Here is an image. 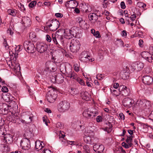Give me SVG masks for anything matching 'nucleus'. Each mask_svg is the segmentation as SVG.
I'll return each mask as SVG.
<instances>
[{
    "mask_svg": "<svg viewBox=\"0 0 153 153\" xmlns=\"http://www.w3.org/2000/svg\"><path fill=\"white\" fill-rule=\"evenodd\" d=\"M17 113H14L12 115L9 116L8 117L9 121L13 123H16V124L21 123V119Z\"/></svg>",
    "mask_w": 153,
    "mask_h": 153,
    "instance_id": "10",
    "label": "nucleus"
},
{
    "mask_svg": "<svg viewBox=\"0 0 153 153\" xmlns=\"http://www.w3.org/2000/svg\"><path fill=\"white\" fill-rule=\"evenodd\" d=\"M80 45V42L77 39L71 40L69 46L70 51L73 53H76L79 51Z\"/></svg>",
    "mask_w": 153,
    "mask_h": 153,
    "instance_id": "3",
    "label": "nucleus"
},
{
    "mask_svg": "<svg viewBox=\"0 0 153 153\" xmlns=\"http://www.w3.org/2000/svg\"><path fill=\"white\" fill-rule=\"evenodd\" d=\"M149 117L151 120H153V111L151 112L149 115Z\"/></svg>",
    "mask_w": 153,
    "mask_h": 153,
    "instance_id": "60",
    "label": "nucleus"
},
{
    "mask_svg": "<svg viewBox=\"0 0 153 153\" xmlns=\"http://www.w3.org/2000/svg\"><path fill=\"white\" fill-rule=\"evenodd\" d=\"M45 111L48 113H51V111L48 108H46Z\"/></svg>",
    "mask_w": 153,
    "mask_h": 153,
    "instance_id": "64",
    "label": "nucleus"
},
{
    "mask_svg": "<svg viewBox=\"0 0 153 153\" xmlns=\"http://www.w3.org/2000/svg\"><path fill=\"white\" fill-rule=\"evenodd\" d=\"M14 54V57L13 56V55L11 56V59H13L14 61H16V58L18 56V54L17 53H15Z\"/></svg>",
    "mask_w": 153,
    "mask_h": 153,
    "instance_id": "47",
    "label": "nucleus"
},
{
    "mask_svg": "<svg viewBox=\"0 0 153 153\" xmlns=\"http://www.w3.org/2000/svg\"><path fill=\"white\" fill-rule=\"evenodd\" d=\"M42 153H53L51 150L47 149L43 150Z\"/></svg>",
    "mask_w": 153,
    "mask_h": 153,
    "instance_id": "54",
    "label": "nucleus"
},
{
    "mask_svg": "<svg viewBox=\"0 0 153 153\" xmlns=\"http://www.w3.org/2000/svg\"><path fill=\"white\" fill-rule=\"evenodd\" d=\"M98 16L94 13H90L88 15V17L90 21L94 20L96 21L98 19Z\"/></svg>",
    "mask_w": 153,
    "mask_h": 153,
    "instance_id": "21",
    "label": "nucleus"
},
{
    "mask_svg": "<svg viewBox=\"0 0 153 153\" xmlns=\"http://www.w3.org/2000/svg\"><path fill=\"white\" fill-rule=\"evenodd\" d=\"M137 104L140 107H143L146 106L147 108V105H149V102H146L144 100H138L137 102Z\"/></svg>",
    "mask_w": 153,
    "mask_h": 153,
    "instance_id": "17",
    "label": "nucleus"
},
{
    "mask_svg": "<svg viewBox=\"0 0 153 153\" xmlns=\"http://www.w3.org/2000/svg\"><path fill=\"white\" fill-rule=\"evenodd\" d=\"M57 97L56 92L53 88L49 91L46 95V98L50 103L53 102Z\"/></svg>",
    "mask_w": 153,
    "mask_h": 153,
    "instance_id": "4",
    "label": "nucleus"
},
{
    "mask_svg": "<svg viewBox=\"0 0 153 153\" xmlns=\"http://www.w3.org/2000/svg\"><path fill=\"white\" fill-rule=\"evenodd\" d=\"M20 146L22 149V153H30L31 149L30 140L23 139L21 140Z\"/></svg>",
    "mask_w": 153,
    "mask_h": 153,
    "instance_id": "2",
    "label": "nucleus"
},
{
    "mask_svg": "<svg viewBox=\"0 0 153 153\" xmlns=\"http://www.w3.org/2000/svg\"><path fill=\"white\" fill-rule=\"evenodd\" d=\"M76 81L81 85H85V83L84 81L79 78L78 77V78H77Z\"/></svg>",
    "mask_w": 153,
    "mask_h": 153,
    "instance_id": "40",
    "label": "nucleus"
},
{
    "mask_svg": "<svg viewBox=\"0 0 153 153\" xmlns=\"http://www.w3.org/2000/svg\"><path fill=\"white\" fill-rule=\"evenodd\" d=\"M119 84L117 83H115L114 84L113 87L114 88L117 89L118 87Z\"/></svg>",
    "mask_w": 153,
    "mask_h": 153,
    "instance_id": "63",
    "label": "nucleus"
},
{
    "mask_svg": "<svg viewBox=\"0 0 153 153\" xmlns=\"http://www.w3.org/2000/svg\"><path fill=\"white\" fill-rule=\"evenodd\" d=\"M7 33H9L11 36H12L13 33V32L10 29L8 30H7Z\"/></svg>",
    "mask_w": 153,
    "mask_h": 153,
    "instance_id": "61",
    "label": "nucleus"
},
{
    "mask_svg": "<svg viewBox=\"0 0 153 153\" xmlns=\"http://www.w3.org/2000/svg\"><path fill=\"white\" fill-rule=\"evenodd\" d=\"M46 40L49 42H51L52 39L56 46L59 48V50L62 53H64V50L62 48V46H64L63 37L62 35L59 34V32L57 31L55 34H52V38L48 34L46 36Z\"/></svg>",
    "mask_w": 153,
    "mask_h": 153,
    "instance_id": "1",
    "label": "nucleus"
},
{
    "mask_svg": "<svg viewBox=\"0 0 153 153\" xmlns=\"http://www.w3.org/2000/svg\"><path fill=\"white\" fill-rule=\"evenodd\" d=\"M3 44L4 46L5 47L6 49H8L9 48V46L7 42V40L6 39H4V41Z\"/></svg>",
    "mask_w": 153,
    "mask_h": 153,
    "instance_id": "42",
    "label": "nucleus"
},
{
    "mask_svg": "<svg viewBox=\"0 0 153 153\" xmlns=\"http://www.w3.org/2000/svg\"><path fill=\"white\" fill-rule=\"evenodd\" d=\"M99 148L97 151L98 153H101L103 151L104 149V146L102 144L100 145V146Z\"/></svg>",
    "mask_w": 153,
    "mask_h": 153,
    "instance_id": "37",
    "label": "nucleus"
},
{
    "mask_svg": "<svg viewBox=\"0 0 153 153\" xmlns=\"http://www.w3.org/2000/svg\"><path fill=\"white\" fill-rule=\"evenodd\" d=\"M3 137L4 143L8 147V145L11 144L13 143V136L10 134L6 133L3 136Z\"/></svg>",
    "mask_w": 153,
    "mask_h": 153,
    "instance_id": "9",
    "label": "nucleus"
},
{
    "mask_svg": "<svg viewBox=\"0 0 153 153\" xmlns=\"http://www.w3.org/2000/svg\"><path fill=\"white\" fill-rule=\"evenodd\" d=\"M132 100L129 97L124 98L122 101V104L126 108L131 107L132 104Z\"/></svg>",
    "mask_w": 153,
    "mask_h": 153,
    "instance_id": "11",
    "label": "nucleus"
},
{
    "mask_svg": "<svg viewBox=\"0 0 153 153\" xmlns=\"http://www.w3.org/2000/svg\"><path fill=\"white\" fill-rule=\"evenodd\" d=\"M89 109H88L87 111H85L83 112L82 114L85 117L89 118L91 117Z\"/></svg>",
    "mask_w": 153,
    "mask_h": 153,
    "instance_id": "29",
    "label": "nucleus"
},
{
    "mask_svg": "<svg viewBox=\"0 0 153 153\" xmlns=\"http://www.w3.org/2000/svg\"><path fill=\"white\" fill-rule=\"evenodd\" d=\"M97 121L98 122H102V117L100 116H98L96 119Z\"/></svg>",
    "mask_w": 153,
    "mask_h": 153,
    "instance_id": "46",
    "label": "nucleus"
},
{
    "mask_svg": "<svg viewBox=\"0 0 153 153\" xmlns=\"http://www.w3.org/2000/svg\"><path fill=\"white\" fill-rule=\"evenodd\" d=\"M122 146L123 147L125 148L126 149L128 148L129 147H131V146L128 145V144L126 143L125 142H123L122 143Z\"/></svg>",
    "mask_w": 153,
    "mask_h": 153,
    "instance_id": "45",
    "label": "nucleus"
},
{
    "mask_svg": "<svg viewBox=\"0 0 153 153\" xmlns=\"http://www.w3.org/2000/svg\"><path fill=\"white\" fill-rule=\"evenodd\" d=\"M56 75V82L58 83H62L64 80V77L63 75L60 74H59Z\"/></svg>",
    "mask_w": 153,
    "mask_h": 153,
    "instance_id": "19",
    "label": "nucleus"
},
{
    "mask_svg": "<svg viewBox=\"0 0 153 153\" xmlns=\"http://www.w3.org/2000/svg\"><path fill=\"white\" fill-rule=\"evenodd\" d=\"M135 69L137 71H139L141 70L144 67V64L143 63L140 62H138L135 64L134 66Z\"/></svg>",
    "mask_w": 153,
    "mask_h": 153,
    "instance_id": "18",
    "label": "nucleus"
},
{
    "mask_svg": "<svg viewBox=\"0 0 153 153\" xmlns=\"http://www.w3.org/2000/svg\"><path fill=\"white\" fill-rule=\"evenodd\" d=\"M142 57L149 62H152L153 60V57L148 52L144 51L141 54Z\"/></svg>",
    "mask_w": 153,
    "mask_h": 153,
    "instance_id": "12",
    "label": "nucleus"
},
{
    "mask_svg": "<svg viewBox=\"0 0 153 153\" xmlns=\"http://www.w3.org/2000/svg\"><path fill=\"white\" fill-rule=\"evenodd\" d=\"M44 147L39 141H37L35 143V148L37 150H40Z\"/></svg>",
    "mask_w": 153,
    "mask_h": 153,
    "instance_id": "26",
    "label": "nucleus"
},
{
    "mask_svg": "<svg viewBox=\"0 0 153 153\" xmlns=\"http://www.w3.org/2000/svg\"><path fill=\"white\" fill-rule=\"evenodd\" d=\"M74 69L76 72H78L79 70V67L78 65L77 64H75L74 65Z\"/></svg>",
    "mask_w": 153,
    "mask_h": 153,
    "instance_id": "43",
    "label": "nucleus"
},
{
    "mask_svg": "<svg viewBox=\"0 0 153 153\" xmlns=\"http://www.w3.org/2000/svg\"><path fill=\"white\" fill-rule=\"evenodd\" d=\"M129 153H137V150L136 149H131Z\"/></svg>",
    "mask_w": 153,
    "mask_h": 153,
    "instance_id": "52",
    "label": "nucleus"
},
{
    "mask_svg": "<svg viewBox=\"0 0 153 153\" xmlns=\"http://www.w3.org/2000/svg\"><path fill=\"white\" fill-rule=\"evenodd\" d=\"M82 97L83 99L86 101L89 100L90 96L88 92L85 91L82 94Z\"/></svg>",
    "mask_w": 153,
    "mask_h": 153,
    "instance_id": "24",
    "label": "nucleus"
},
{
    "mask_svg": "<svg viewBox=\"0 0 153 153\" xmlns=\"http://www.w3.org/2000/svg\"><path fill=\"white\" fill-rule=\"evenodd\" d=\"M8 13L13 16H15L16 15V12L14 10L9 9L7 10Z\"/></svg>",
    "mask_w": 153,
    "mask_h": 153,
    "instance_id": "34",
    "label": "nucleus"
},
{
    "mask_svg": "<svg viewBox=\"0 0 153 153\" xmlns=\"http://www.w3.org/2000/svg\"><path fill=\"white\" fill-rule=\"evenodd\" d=\"M55 16L56 17L62 18L63 16L62 14L60 13H56Z\"/></svg>",
    "mask_w": 153,
    "mask_h": 153,
    "instance_id": "55",
    "label": "nucleus"
},
{
    "mask_svg": "<svg viewBox=\"0 0 153 153\" xmlns=\"http://www.w3.org/2000/svg\"><path fill=\"white\" fill-rule=\"evenodd\" d=\"M70 78L77 79L78 77V75L74 71H71Z\"/></svg>",
    "mask_w": 153,
    "mask_h": 153,
    "instance_id": "30",
    "label": "nucleus"
},
{
    "mask_svg": "<svg viewBox=\"0 0 153 153\" xmlns=\"http://www.w3.org/2000/svg\"><path fill=\"white\" fill-rule=\"evenodd\" d=\"M48 48V45L44 43L40 44L37 46L38 51L41 53L46 51L47 50Z\"/></svg>",
    "mask_w": 153,
    "mask_h": 153,
    "instance_id": "14",
    "label": "nucleus"
},
{
    "mask_svg": "<svg viewBox=\"0 0 153 153\" xmlns=\"http://www.w3.org/2000/svg\"><path fill=\"white\" fill-rule=\"evenodd\" d=\"M126 87V86L124 85H120L119 86V90L120 93H121L122 91Z\"/></svg>",
    "mask_w": 153,
    "mask_h": 153,
    "instance_id": "44",
    "label": "nucleus"
},
{
    "mask_svg": "<svg viewBox=\"0 0 153 153\" xmlns=\"http://www.w3.org/2000/svg\"><path fill=\"white\" fill-rule=\"evenodd\" d=\"M122 35L123 36H127V33L126 30H124L122 32Z\"/></svg>",
    "mask_w": 153,
    "mask_h": 153,
    "instance_id": "62",
    "label": "nucleus"
},
{
    "mask_svg": "<svg viewBox=\"0 0 153 153\" xmlns=\"http://www.w3.org/2000/svg\"><path fill=\"white\" fill-rule=\"evenodd\" d=\"M22 22L24 25L26 27L29 26L31 24V22L30 18L27 16L23 17Z\"/></svg>",
    "mask_w": 153,
    "mask_h": 153,
    "instance_id": "16",
    "label": "nucleus"
},
{
    "mask_svg": "<svg viewBox=\"0 0 153 153\" xmlns=\"http://www.w3.org/2000/svg\"><path fill=\"white\" fill-rule=\"evenodd\" d=\"M36 4V1H32L29 4V6L30 7H34Z\"/></svg>",
    "mask_w": 153,
    "mask_h": 153,
    "instance_id": "39",
    "label": "nucleus"
},
{
    "mask_svg": "<svg viewBox=\"0 0 153 153\" xmlns=\"http://www.w3.org/2000/svg\"><path fill=\"white\" fill-rule=\"evenodd\" d=\"M133 137L132 136H127V138L126 141V143L128 144V146H132L133 144L132 143Z\"/></svg>",
    "mask_w": 153,
    "mask_h": 153,
    "instance_id": "27",
    "label": "nucleus"
},
{
    "mask_svg": "<svg viewBox=\"0 0 153 153\" xmlns=\"http://www.w3.org/2000/svg\"><path fill=\"white\" fill-rule=\"evenodd\" d=\"M100 145L99 144H96L94 146L93 148L94 149H96V151H97L98 150L99 148V147L100 146Z\"/></svg>",
    "mask_w": 153,
    "mask_h": 153,
    "instance_id": "57",
    "label": "nucleus"
},
{
    "mask_svg": "<svg viewBox=\"0 0 153 153\" xmlns=\"http://www.w3.org/2000/svg\"><path fill=\"white\" fill-rule=\"evenodd\" d=\"M69 103L66 101L60 102L58 106V111L61 112H63L68 110L69 108Z\"/></svg>",
    "mask_w": 153,
    "mask_h": 153,
    "instance_id": "7",
    "label": "nucleus"
},
{
    "mask_svg": "<svg viewBox=\"0 0 153 153\" xmlns=\"http://www.w3.org/2000/svg\"><path fill=\"white\" fill-rule=\"evenodd\" d=\"M2 126H1V127H0V136H2V135H3L4 136V134H5V133L3 131H2Z\"/></svg>",
    "mask_w": 153,
    "mask_h": 153,
    "instance_id": "56",
    "label": "nucleus"
},
{
    "mask_svg": "<svg viewBox=\"0 0 153 153\" xmlns=\"http://www.w3.org/2000/svg\"><path fill=\"white\" fill-rule=\"evenodd\" d=\"M137 5L139 7L144 8L146 6V4L141 2H139L137 3Z\"/></svg>",
    "mask_w": 153,
    "mask_h": 153,
    "instance_id": "36",
    "label": "nucleus"
},
{
    "mask_svg": "<svg viewBox=\"0 0 153 153\" xmlns=\"http://www.w3.org/2000/svg\"><path fill=\"white\" fill-rule=\"evenodd\" d=\"M121 8L123 9H124L126 8V5L125 3L123 1H122L120 3Z\"/></svg>",
    "mask_w": 153,
    "mask_h": 153,
    "instance_id": "53",
    "label": "nucleus"
},
{
    "mask_svg": "<svg viewBox=\"0 0 153 153\" xmlns=\"http://www.w3.org/2000/svg\"><path fill=\"white\" fill-rule=\"evenodd\" d=\"M60 69L61 72H62L63 73H64V74L66 73L67 74L68 73V71L66 70V67L65 65H60Z\"/></svg>",
    "mask_w": 153,
    "mask_h": 153,
    "instance_id": "32",
    "label": "nucleus"
},
{
    "mask_svg": "<svg viewBox=\"0 0 153 153\" xmlns=\"http://www.w3.org/2000/svg\"><path fill=\"white\" fill-rule=\"evenodd\" d=\"M122 91L120 94H121L124 97H127L130 94V89L129 88H128L126 87Z\"/></svg>",
    "mask_w": 153,
    "mask_h": 153,
    "instance_id": "20",
    "label": "nucleus"
},
{
    "mask_svg": "<svg viewBox=\"0 0 153 153\" xmlns=\"http://www.w3.org/2000/svg\"><path fill=\"white\" fill-rule=\"evenodd\" d=\"M25 138L24 139L30 140V139L31 137L32 134L30 132H26L24 134Z\"/></svg>",
    "mask_w": 153,
    "mask_h": 153,
    "instance_id": "33",
    "label": "nucleus"
},
{
    "mask_svg": "<svg viewBox=\"0 0 153 153\" xmlns=\"http://www.w3.org/2000/svg\"><path fill=\"white\" fill-rule=\"evenodd\" d=\"M142 81L145 84L150 85L152 82L153 79L152 77L146 75L143 77Z\"/></svg>",
    "mask_w": 153,
    "mask_h": 153,
    "instance_id": "15",
    "label": "nucleus"
},
{
    "mask_svg": "<svg viewBox=\"0 0 153 153\" xmlns=\"http://www.w3.org/2000/svg\"><path fill=\"white\" fill-rule=\"evenodd\" d=\"M79 60L84 62H92L94 60V59L91 58L88 54V52L84 51L82 52L79 57Z\"/></svg>",
    "mask_w": 153,
    "mask_h": 153,
    "instance_id": "5",
    "label": "nucleus"
},
{
    "mask_svg": "<svg viewBox=\"0 0 153 153\" xmlns=\"http://www.w3.org/2000/svg\"><path fill=\"white\" fill-rule=\"evenodd\" d=\"M121 77L124 80H126L129 77L128 76H127L126 75V74L125 73H123V74H122L121 75Z\"/></svg>",
    "mask_w": 153,
    "mask_h": 153,
    "instance_id": "50",
    "label": "nucleus"
},
{
    "mask_svg": "<svg viewBox=\"0 0 153 153\" xmlns=\"http://www.w3.org/2000/svg\"><path fill=\"white\" fill-rule=\"evenodd\" d=\"M119 117L121 120H124L125 119V115L123 114V113H120L119 114Z\"/></svg>",
    "mask_w": 153,
    "mask_h": 153,
    "instance_id": "59",
    "label": "nucleus"
},
{
    "mask_svg": "<svg viewBox=\"0 0 153 153\" xmlns=\"http://www.w3.org/2000/svg\"><path fill=\"white\" fill-rule=\"evenodd\" d=\"M64 36L67 39H70L73 38L76 35V33L72 30L64 31Z\"/></svg>",
    "mask_w": 153,
    "mask_h": 153,
    "instance_id": "13",
    "label": "nucleus"
},
{
    "mask_svg": "<svg viewBox=\"0 0 153 153\" xmlns=\"http://www.w3.org/2000/svg\"><path fill=\"white\" fill-rule=\"evenodd\" d=\"M1 91L2 92L5 93L7 92L8 91V88L6 86H3L1 88Z\"/></svg>",
    "mask_w": 153,
    "mask_h": 153,
    "instance_id": "49",
    "label": "nucleus"
},
{
    "mask_svg": "<svg viewBox=\"0 0 153 153\" xmlns=\"http://www.w3.org/2000/svg\"><path fill=\"white\" fill-rule=\"evenodd\" d=\"M94 35L96 38H100L101 36L100 35L99 32L98 31H96Z\"/></svg>",
    "mask_w": 153,
    "mask_h": 153,
    "instance_id": "48",
    "label": "nucleus"
},
{
    "mask_svg": "<svg viewBox=\"0 0 153 153\" xmlns=\"http://www.w3.org/2000/svg\"><path fill=\"white\" fill-rule=\"evenodd\" d=\"M108 126L109 127H105L104 128H102V129L105 131H107L108 133L111 132L112 130V127H113L111 123L108 122Z\"/></svg>",
    "mask_w": 153,
    "mask_h": 153,
    "instance_id": "25",
    "label": "nucleus"
},
{
    "mask_svg": "<svg viewBox=\"0 0 153 153\" xmlns=\"http://www.w3.org/2000/svg\"><path fill=\"white\" fill-rule=\"evenodd\" d=\"M79 23L80 27L83 29H85L86 27V23L85 22L84 20H83L82 19V18H79Z\"/></svg>",
    "mask_w": 153,
    "mask_h": 153,
    "instance_id": "23",
    "label": "nucleus"
},
{
    "mask_svg": "<svg viewBox=\"0 0 153 153\" xmlns=\"http://www.w3.org/2000/svg\"><path fill=\"white\" fill-rule=\"evenodd\" d=\"M36 37L35 34L33 32L30 33L29 34V38L31 40H33Z\"/></svg>",
    "mask_w": 153,
    "mask_h": 153,
    "instance_id": "38",
    "label": "nucleus"
},
{
    "mask_svg": "<svg viewBox=\"0 0 153 153\" xmlns=\"http://www.w3.org/2000/svg\"><path fill=\"white\" fill-rule=\"evenodd\" d=\"M56 127L60 128L62 127V124L60 122H58L56 124Z\"/></svg>",
    "mask_w": 153,
    "mask_h": 153,
    "instance_id": "58",
    "label": "nucleus"
},
{
    "mask_svg": "<svg viewBox=\"0 0 153 153\" xmlns=\"http://www.w3.org/2000/svg\"><path fill=\"white\" fill-rule=\"evenodd\" d=\"M90 112V116L91 118L95 117L98 114V111L97 109L94 108H91L89 109Z\"/></svg>",
    "mask_w": 153,
    "mask_h": 153,
    "instance_id": "22",
    "label": "nucleus"
},
{
    "mask_svg": "<svg viewBox=\"0 0 153 153\" xmlns=\"http://www.w3.org/2000/svg\"><path fill=\"white\" fill-rule=\"evenodd\" d=\"M84 149L85 150V153H89L90 151L89 150V148L88 146L85 145L84 147Z\"/></svg>",
    "mask_w": 153,
    "mask_h": 153,
    "instance_id": "41",
    "label": "nucleus"
},
{
    "mask_svg": "<svg viewBox=\"0 0 153 153\" xmlns=\"http://www.w3.org/2000/svg\"><path fill=\"white\" fill-rule=\"evenodd\" d=\"M23 46L25 50L29 53H33L35 52V46L33 42L30 41L24 42Z\"/></svg>",
    "mask_w": 153,
    "mask_h": 153,
    "instance_id": "6",
    "label": "nucleus"
},
{
    "mask_svg": "<svg viewBox=\"0 0 153 153\" xmlns=\"http://www.w3.org/2000/svg\"><path fill=\"white\" fill-rule=\"evenodd\" d=\"M56 74H54L50 77V79L51 82L54 83L56 82Z\"/></svg>",
    "mask_w": 153,
    "mask_h": 153,
    "instance_id": "35",
    "label": "nucleus"
},
{
    "mask_svg": "<svg viewBox=\"0 0 153 153\" xmlns=\"http://www.w3.org/2000/svg\"><path fill=\"white\" fill-rule=\"evenodd\" d=\"M4 123V120L0 117V127H1Z\"/></svg>",
    "mask_w": 153,
    "mask_h": 153,
    "instance_id": "51",
    "label": "nucleus"
},
{
    "mask_svg": "<svg viewBox=\"0 0 153 153\" xmlns=\"http://www.w3.org/2000/svg\"><path fill=\"white\" fill-rule=\"evenodd\" d=\"M7 106V105L5 104H0V113L3 114H5L4 111H3L4 108Z\"/></svg>",
    "mask_w": 153,
    "mask_h": 153,
    "instance_id": "31",
    "label": "nucleus"
},
{
    "mask_svg": "<svg viewBox=\"0 0 153 153\" xmlns=\"http://www.w3.org/2000/svg\"><path fill=\"white\" fill-rule=\"evenodd\" d=\"M73 2V0H71L67 1L65 5V6L70 8H74L75 7L73 5L74 4Z\"/></svg>",
    "mask_w": 153,
    "mask_h": 153,
    "instance_id": "28",
    "label": "nucleus"
},
{
    "mask_svg": "<svg viewBox=\"0 0 153 153\" xmlns=\"http://www.w3.org/2000/svg\"><path fill=\"white\" fill-rule=\"evenodd\" d=\"M51 22H52V24L47 25V27L50 28L51 30L55 31L59 26V22L56 19H53Z\"/></svg>",
    "mask_w": 153,
    "mask_h": 153,
    "instance_id": "8",
    "label": "nucleus"
}]
</instances>
